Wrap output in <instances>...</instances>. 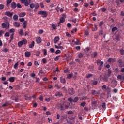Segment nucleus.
Here are the masks:
<instances>
[{"label":"nucleus","mask_w":124,"mask_h":124,"mask_svg":"<svg viewBox=\"0 0 124 124\" xmlns=\"http://www.w3.org/2000/svg\"><path fill=\"white\" fill-rule=\"evenodd\" d=\"M4 15L5 16H8V17H12L13 16V12H10V11H6L4 13Z\"/></svg>","instance_id":"39448f33"},{"label":"nucleus","mask_w":124,"mask_h":124,"mask_svg":"<svg viewBox=\"0 0 124 124\" xmlns=\"http://www.w3.org/2000/svg\"><path fill=\"white\" fill-rule=\"evenodd\" d=\"M9 81L11 83H13V82H14V81H15V77H13L9 78Z\"/></svg>","instance_id":"f3484780"},{"label":"nucleus","mask_w":124,"mask_h":124,"mask_svg":"<svg viewBox=\"0 0 124 124\" xmlns=\"http://www.w3.org/2000/svg\"><path fill=\"white\" fill-rule=\"evenodd\" d=\"M55 49H61V50H62L63 49V46H59L55 45L54 46Z\"/></svg>","instance_id":"aec40b11"},{"label":"nucleus","mask_w":124,"mask_h":124,"mask_svg":"<svg viewBox=\"0 0 124 124\" xmlns=\"http://www.w3.org/2000/svg\"><path fill=\"white\" fill-rule=\"evenodd\" d=\"M111 84L112 85V88H114V87H116V86H117V85L118 84V83L117 82V81L113 80L111 82Z\"/></svg>","instance_id":"f8f14e48"},{"label":"nucleus","mask_w":124,"mask_h":124,"mask_svg":"<svg viewBox=\"0 0 124 124\" xmlns=\"http://www.w3.org/2000/svg\"><path fill=\"white\" fill-rule=\"evenodd\" d=\"M52 27L53 28L54 30H57V26H56V25L52 24Z\"/></svg>","instance_id":"680f3d73"},{"label":"nucleus","mask_w":124,"mask_h":124,"mask_svg":"<svg viewBox=\"0 0 124 124\" xmlns=\"http://www.w3.org/2000/svg\"><path fill=\"white\" fill-rule=\"evenodd\" d=\"M84 6L85 7H89V4L88 3H84Z\"/></svg>","instance_id":"e2e57ef3"},{"label":"nucleus","mask_w":124,"mask_h":124,"mask_svg":"<svg viewBox=\"0 0 124 124\" xmlns=\"http://www.w3.org/2000/svg\"><path fill=\"white\" fill-rule=\"evenodd\" d=\"M50 51L51 53H54L55 52V49H54L53 48H51L50 49Z\"/></svg>","instance_id":"0e129e2a"},{"label":"nucleus","mask_w":124,"mask_h":124,"mask_svg":"<svg viewBox=\"0 0 124 124\" xmlns=\"http://www.w3.org/2000/svg\"><path fill=\"white\" fill-rule=\"evenodd\" d=\"M23 42H22V41L18 42V47L19 48H21L22 47V46H23Z\"/></svg>","instance_id":"b1692460"},{"label":"nucleus","mask_w":124,"mask_h":124,"mask_svg":"<svg viewBox=\"0 0 124 124\" xmlns=\"http://www.w3.org/2000/svg\"><path fill=\"white\" fill-rule=\"evenodd\" d=\"M39 55H40V51H37L36 53V56L39 57Z\"/></svg>","instance_id":"13d9d810"},{"label":"nucleus","mask_w":124,"mask_h":124,"mask_svg":"<svg viewBox=\"0 0 124 124\" xmlns=\"http://www.w3.org/2000/svg\"><path fill=\"white\" fill-rule=\"evenodd\" d=\"M60 40V37L59 36H56L54 39V42L55 44H56L57 42Z\"/></svg>","instance_id":"2eb2a0df"},{"label":"nucleus","mask_w":124,"mask_h":124,"mask_svg":"<svg viewBox=\"0 0 124 124\" xmlns=\"http://www.w3.org/2000/svg\"><path fill=\"white\" fill-rule=\"evenodd\" d=\"M35 4H33V3H31L30 4V7L31 8H34V6H35Z\"/></svg>","instance_id":"6e6d98bb"},{"label":"nucleus","mask_w":124,"mask_h":124,"mask_svg":"<svg viewBox=\"0 0 124 124\" xmlns=\"http://www.w3.org/2000/svg\"><path fill=\"white\" fill-rule=\"evenodd\" d=\"M78 57L79 59H81V58H83V54L82 53H79L78 55Z\"/></svg>","instance_id":"8fccbe9b"},{"label":"nucleus","mask_w":124,"mask_h":124,"mask_svg":"<svg viewBox=\"0 0 124 124\" xmlns=\"http://www.w3.org/2000/svg\"><path fill=\"white\" fill-rule=\"evenodd\" d=\"M36 41L37 44H39V43H41V41H42V40L41 39V38H40V37H37L36 38Z\"/></svg>","instance_id":"9d476101"},{"label":"nucleus","mask_w":124,"mask_h":124,"mask_svg":"<svg viewBox=\"0 0 124 124\" xmlns=\"http://www.w3.org/2000/svg\"><path fill=\"white\" fill-rule=\"evenodd\" d=\"M34 41H32L31 44L29 45V48H31L32 47H34Z\"/></svg>","instance_id":"a211bd4d"},{"label":"nucleus","mask_w":124,"mask_h":124,"mask_svg":"<svg viewBox=\"0 0 124 124\" xmlns=\"http://www.w3.org/2000/svg\"><path fill=\"white\" fill-rule=\"evenodd\" d=\"M101 10L102 12H105V11H106V8H101Z\"/></svg>","instance_id":"bf43d9fd"},{"label":"nucleus","mask_w":124,"mask_h":124,"mask_svg":"<svg viewBox=\"0 0 124 124\" xmlns=\"http://www.w3.org/2000/svg\"><path fill=\"white\" fill-rule=\"evenodd\" d=\"M8 105L9 104L8 103H5V104L2 105V107H6L7 106H8Z\"/></svg>","instance_id":"09e8293b"},{"label":"nucleus","mask_w":124,"mask_h":124,"mask_svg":"<svg viewBox=\"0 0 124 124\" xmlns=\"http://www.w3.org/2000/svg\"><path fill=\"white\" fill-rule=\"evenodd\" d=\"M101 106L102 107V108H105L106 107V103H102Z\"/></svg>","instance_id":"37998d69"},{"label":"nucleus","mask_w":124,"mask_h":124,"mask_svg":"<svg viewBox=\"0 0 124 124\" xmlns=\"http://www.w3.org/2000/svg\"><path fill=\"white\" fill-rule=\"evenodd\" d=\"M21 42H22L23 44H27L28 43V41L27 40V39L24 38L21 41Z\"/></svg>","instance_id":"4be33fe9"},{"label":"nucleus","mask_w":124,"mask_h":124,"mask_svg":"<svg viewBox=\"0 0 124 124\" xmlns=\"http://www.w3.org/2000/svg\"><path fill=\"white\" fill-rule=\"evenodd\" d=\"M4 36L6 37H9V32H6L4 35Z\"/></svg>","instance_id":"603ef678"},{"label":"nucleus","mask_w":124,"mask_h":124,"mask_svg":"<svg viewBox=\"0 0 124 124\" xmlns=\"http://www.w3.org/2000/svg\"><path fill=\"white\" fill-rule=\"evenodd\" d=\"M17 7H18V8H21L22 5H21L20 3H18L17 4Z\"/></svg>","instance_id":"774afa93"},{"label":"nucleus","mask_w":124,"mask_h":124,"mask_svg":"<svg viewBox=\"0 0 124 124\" xmlns=\"http://www.w3.org/2000/svg\"><path fill=\"white\" fill-rule=\"evenodd\" d=\"M68 100L70 101V102H74L75 103H76L78 100H79V98L78 97H75L74 99L71 97H69L68 98Z\"/></svg>","instance_id":"20e7f679"},{"label":"nucleus","mask_w":124,"mask_h":124,"mask_svg":"<svg viewBox=\"0 0 124 124\" xmlns=\"http://www.w3.org/2000/svg\"><path fill=\"white\" fill-rule=\"evenodd\" d=\"M89 69L90 71H93V65H90Z\"/></svg>","instance_id":"7c9ffc66"},{"label":"nucleus","mask_w":124,"mask_h":124,"mask_svg":"<svg viewBox=\"0 0 124 124\" xmlns=\"http://www.w3.org/2000/svg\"><path fill=\"white\" fill-rule=\"evenodd\" d=\"M44 56H47V50L46 49H44L43 50Z\"/></svg>","instance_id":"f704fd0d"},{"label":"nucleus","mask_w":124,"mask_h":124,"mask_svg":"<svg viewBox=\"0 0 124 124\" xmlns=\"http://www.w3.org/2000/svg\"><path fill=\"white\" fill-rule=\"evenodd\" d=\"M68 92L70 95H73V94L75 93L74 89L73 88H70L68 89Z\"/></svg>","instance_id":"0eeeda50"},{"label":"nucleus","mask_w":124,"mask_h":124,"mask_svg":"<svg viewBox=\"0 0 124 124\" xmlns=\"http://www.w3.org/2000/svg\"><path fill=\"white\" fill-rule=\"evenodd\" d=\"M38 14H39V15H43L44 18H46V17L48 16V14L46 11L41 10L38 12Z\"/></svg>","instance_id":"f03ea898"},{"label":"nucleus","mask_w":124,"mask_h":124,"mask_svg":"<svg viewBox=\"0 0 124 124\" xmlns=\"http://www.w3.org/2000/svg\"><path fill=\"white\" fill-rule=\"evenodd\" d=\"M60 23H64V22H65V19L63 17H61L60 19Z\"/></svg>","instance_id":"bb28decb"},{"label":"nucleus","mask_w":124,"mask_h":124,"mask_svg":"<svg viewBox=\"0 0 124 124\" xmlns=\"http://www.w3.org/2000/svg\"><path fill=\"white\" fill-rule=\"evenodd\" d=\"M110 77V74H108L107 76H105L103 78V80L104 82H108L109 80V78Z\"/></svg>","instance_id":"423d86ee"},{"label":"nucleus","mask_w":124,"mask_h":124,"mask_svg":"<svg viewBox=\"0 0 124 124\" xmlns=\"http://www.w3.org/2000/svg\"><path fill=\"white\" fill-rule=\"evenodd\" d=\"M76 50H77L78 51H79V50H81V46H77L76 47Z\"/></svg>","instance_id":"5fc2aeb1"},{"label":"nucleus","mask_w":124,"mask_h":124,"mask_svg":"<svg viewBox=\"0 0 124 124\" xmlns=\"http://www.w3.org/2000/svg\"><path fill=\"white\" fill-rule=\"evenodd\" d=\"M24 33V31H23V29H20L19 31V34L21 35V36H23Z\"/></svg>","instance_id":"72a5a7b5"},{"label":"nucleus","mask_w":124,"mask_h":124,"mask_svg":"<svg viewBox=\"0 0 124 124\" xmlns=\"http://www.w3.org/2000/svg\"><path fill=\"white\" fill-rule=\"evenodd\" d=\"M117 79H119V80H122V79H123V77H122V76L121 75H118L117 76Z\"/></svg>","instance_id":"3c124183"},{"label":"nucleus","mask_w":124,"mask_h":124,"mask_svg":"<svg viewBox=\"0 0 124 124\" xmlns=\"http://www.w3.org/2000/svg\"><path fill=\"white\" fill-rule=\"evenodd\" d=\"M31 54L30 52L26 51L25 52V56L26 58H30Z\"/></svg>","instance_id":"9b49d317"},{"label":"nucleus","mask_w":124,"mask_h":124,"mask_svg":"<svg viewBox=\"0 0 124 124\" xmlns=\"http://www.w3.org/2000/svg\"><path fill=\"white\" fill-rule=\"evenodd\" d=\"M4 31L3 30H0V37H1L2 36V34H4Z\"/></svg>","instance_id":"2f4dec72"},{"label":"nucleus","mask_w":124,"mask_h":124,"mask_svg":"<svg viewBox=\"0 0 124 124\" xmlns=\"http://www.w3.org/2000/svg\"><path fill=\"white\" fill-rule=\"evenodd\" d=\"M61 83H62V84H64L66 83L65 78H61Z\"/></svg>","instance_id":"cd10ccee"},{"label":"nucleus","mask_w":124,"mask_h":124,"mask_svg":"<svg viewBox=\"0 0 124 124\" xmlns=\"http://www.w3.org/2000/svg\"><path fill=\"white\" fill-rule=\"evenodd\" d=\"M118 30V28L116 27H114L112 29V31L114 32L115 31H117Z\"/></svg>","instance_id":"49530a36"},{"label":"nucleus","mask_w":124,"mask_h":124,"mask_svg":"<svg viewBox=\"0 0 124 124\" xmlns=\"http://www.w3.org/2000/svg\"><path fill=\"white\" fill-rule=\"evenodd\" d=\"M1 27L3 29H6V27H7V24L5 23H2Z\"/></svg>","instance_id":"393cba45"},{"label":"nucleus","mask_w":124,"mask_h":124,"mask_svg":"<svg viewBox=\"0 0 124 124\" xmlns=\"http://www.w3.org/2000/svg\"><path fill=\"white\" fill-rule=\"evenodd\" d=\"M24 5H25V6H29V4H30V3H31V2H30V1L28 0H25L24 2H23Z\"/></svg>","instance_id":"ddd939ff"},{"label":"nucleus","mask_w":124,"mask_h":124,"mask_svg":"<svg viewBox=\"0 0 124 124\" xmlns=\"http://www.w3.org/2000/svg\"><path fill=\"white\" fill-rule=\"evenodd\" d=\"M14 25L15 26V27H20V23H19L18 22H15L14 23Z\"/></svg>","instance_id":"a878e982"},{"label":"nucleus","mask_w":124,"mask_h":124,"mask_svg":"<svg viewBox=\"0 0 124 124\" xmlns=\"http://www.w3.org/2000/svg\"><path fill=\"white\" fill-rule=\"evenodd\" d=\"M4 8V5L0 4V10H2Z\"/></svg>","instance_id":"58836bf2"},{"label":"nucleus","mask_w":124,"mask_h":124,"mask_svg":"<svg viewBox=\"0 0 124 124\" xmlns=\"http://www.w3.org/2000/svg\"><path fill=\"white\" fill-rule=\"evenodd\" d=\"M42 61L43 63H46V62H47V60H46V58H43Z\"/></svg>","instance_id":"c03bdc74"},{"label":"nucleus","mask_w":124,"mask_h":124,"mask_svg":"<svg viewBox=\"0 0 124 124\" xmlns=\"http://www.w3.org/2000/svg\"><path fill=\"white\" fill-rule=\"evenodd\" d=\"M38 32L40 34H42V33H43V30H39Z\"/></svg>","instance_id":"338daca9"},{"label":"nucleus","mask_w":124,"mask_h":124,"mask_svg":"<svg viewBox=\"0 0 124 124\" xmlns=\"http://www.w3.org/2000/svg\"><path fill=\"white\" fill-rule=\"evenodd\" d=\"M92 84L93 85L96 86V85H97V81L95 80H93L92 81Z\"/></svg>","instance_id":"a19ab883"},{"label":"nucleus","mask_w":124,"mask_h":124,"mask_svg":"<svg viewBox=\"0 0 124 124\" xmlns=\"http://www.w3.org/2000/svg\"><path fill=\"white\" fill-rule=\"evenodd\" d=\"M55 54L56 55H58V54H61V51L60 50H57L56 52H55Z\"/></svg>","instance_id":"69168bd1"},{"label":"nucleus","mask_w":124,"mask_h":124,"mask_svg":"<svg viewBox=\"0 0 124 124\" xmlns=\"http://www.w3.org/2000/svg\"><path fill=\"white\" fill-rule=\"evenodd\" d=\"M13 19L14 21H18V15H15L13 16Z\"/></svg>","instance_id":"5701e85b"},{"label":"nucleus","mask_w":124,"mask_h":124,"mask_svg":"<svg viewBox=\"0 0 124 124\" xmlns=\"http://www.w3.org/2000/svg\"><path fill=\"white\" fill-rule=\"evenodd\" d=\"M28 77H29V75H28V74H24L23 76V78H24V79H25V78H28Z\"/></svg>","instance_id":"052dcab7"},{"label":"nucleus","mask_w":124,"mask_h":124,"mask_svg":"<svg viewBox=\"0 0 124 124\" xmlns=\"http://www.w3.org/2000/svg\"><path fill=\"white\" fill-rule=\"evenodd\" d=\"M60 57H61V56H56L55 58H54V61H55V62H58V61L59 60V58H60Z\"/></svg>","instance_id":"a18cd8bd"},{"label":"nucleus","mask_w":124,"mask_h":124,"mask_svg":"<svg viewBox=\"0 0 124 124\" xmlns=\"http://www.w3.org/2000/svg\"><path fill=\"white\" fill-rule=\"evenodd\" d=\"M75 43L76 45H79V43H80V41H79V40H77V41L75 42Z\"/></svg>","instance_id":"4d7b16f0"},{"label":"nucleus","mask_w":124,"mask_h":124,"mask_svg":"<svg viewBox=\"0 0 124 124\" xmlns=\"http://www.w3.org/2000/svg\"><path fill=\"white\" fill-rule=\"evenodd\" d=\"M23 29H26V28H27V21H24L23 23Z\"/></svg>","instance_id":"c85d7f7f"},{"label":"nucleus","mask_w":124,"mask_h":124,"mask_svg":"<svg viewBox=\"0 0 124 124\" xmlns=\"http://www.w3.org/2000/svg\"><path fill=\"white\" fill-rule=\"evenodd\" d=\"M34 7H35V9H38V8H39V4L36 3L35 4Z\"/></svg>","instance_id":"ea45409f"},{"label":"nucleus","mask_w":124,"mask_h":124,"mask_svg":"<svg viewBox=\"0 0 124 124\" xmlns=\"http://www.w3.org/2000/svg\"><path fill=\"white\" fill-rule=\"evenodd\" d=\"M55 96H58L59 97L62 96V94L60 92H57L55 93Z\"/></svg>","instance_id":"4468645a"},{"label":"nucleus","mask_w":124,"mask_h":124,"mask_svg":"<svg viewBox=\"0 0 124 124\" xmlns=\"http://www.w3.org/2000/svg\"><path fill=\"white\" fill-rule=\"evenodd\" d=\"M11 6L12 8H13V9H15V8L17 7V4H16V2H13L11 4Z\"/></svg>","instance_id":"6e6552de"},{"label":"nucleus","mask_w":124,"mask_h":124,"mask_svg":"<svg viewBox=\"0 0 124 124\" xmlns=\"http://www.w3.org/2000/svg\"><path fill=\"white\" fill-rule=\"evenodd\" d=\"M9 32L10 33H12L13 32H15V29L12 28V29H10V30L9 31Z\"/></svg>","instance_id":"e433bc0d"},{"label":"nucleus","mask_w":124,"mask_h":124,"mask_svg":"<svg viewBox=\"0 0 124 124\" xmlns=\"http://www.w3.org/2000/svg\"><path fill=\"white\" fill-rule=\"evenodd\" d=\"M108 62H116V59L113 58H109Z\"/></svg>","instance_id":"dca6fc26"},{"label":"nucleus","mask_w":124,"mask_h":124,"mask_svg":"<svg viewBox=\"0 0 124 124\" xmlns=\"http://www.w3.org/2000/svg\"><path fill=\"white\" fill-rule=\"evenodd\" d=\"M72 76H73V74L72 73L69 74L67 76L68 79H71V78H72Z\"/></svg>","instance_id":"c756f323"},{"label":"nucleus","mask_w":124,"mask_h":124,"mask_svg":"<svg viewBox=\"0 0 124 124\" xmlns=\"http://www.w3.org/2000/svg\"><path fill=\"white\" fill-rule=\"evenodd\" d=\"M3 52H5V53H7V52H8V49L5 48H3L2 50Z\"/></svg>","instance_id":"864d4df0"},{"label":"nucleus","mask_w":124,"mask_h":124,"mask_svg":"<svg viewBox=\"0 0 124 124\" xmlns=\"http://www.w3.org/2000/svg\"><path fill=\"white\" fill-rule=\"evenodd\" d=\"M117 64L119 67H124V62L122 59L117 61Z\"/></svg>","instance_id":"7ed1b4c3"},{"label":"nucleus","mask_w":124,"mask_h":124,"mask_svg":"<svg viewBox=\"0 0 124 124\" xmlns=\"http://www.w3.org/2000/svg\"><path fill=\"white\" fill-rule=\"evenodd\" d=\"M111 87H109V85H108L107 87V90L106 91L107 92H111Z\"/></svg>","instance_id":"c9c22d12"},{"label":"nucleus","mask_w":124,"mask_h":124,"mask_svg":"<svg viewBox=\"0 0 124 124\" xmlns=\"http://www.w3.org/2000/svg\"><path fill=\"white\" fill-rule=\"evenodd\" d=\"M18 65H19V62H16V63L14 64V68L17 69V68H18Z\"/></svg>","instance_id":"6ab92c4d"},{"label":"nucleus","mask_w":124,"mask_h":124,"mask_svg":"<svg viewBox=\"0 0 124 124\" xmlns=\"http://www.w3.org/2000/svg\"><path fill=\"white\" fill-rule=\"evenodd\" d=\"M57 109L60 110V111H64L65 108H64V104H58L56 106Z\"/></svg>","instance_id":"f257e3e1"},{"label":"nucleus","mask_w":124,"mask_h":124,"mask_svg":"<svg viewBox=\"0 0 124 124\" xmlns=\"http://www.w3.org/2000/svg\"><path fill=\"white\" fill-rule=\"evenodd\" d=\"M102 90H105L106 91L107 89V86L106 85H103L102 87Z\"/></svg>","instance_id":"4c0bfd02"},{"label":"nucleus","mask_w":124,"mask_h":124,"mask_svg":"<svg viewBox=\"0 0 124 124\" xmlns=\"http://www.w3.org/2000/svg\"><path fill=\"white\" fill-rule=\"evenodd\" d=\"M85 105H86V102H83L80 104V106H82V107H84Z\"/></svg>","instance_id":"de8ad7c7"},{"label":"nucleus","mask_w":124,"mask_h":124,"mask_svg":"<svg viewBox=\"0 0 124 124\" xmlns=\"http://www.w3.org/2000/svg\"><path fill=\"white\" fill-rule=\"evenodd\" d=\"M91 93H92L93 95H94L95 94H99V93H98V91L95 90H93L91 91Z\"/></svg>","instance_id":"1a4fd4ad"},{"label":"nucleus","mask_w":124,"mask_h":124,"mask_svg":"<svg viewBox=\"0 0 124 124\" xmlns=\"http://www.w3.org/2000/svg\"><path fill=\"white\" fill-rule=\"evenodd\" d=\"M25 16H26V13L25 12L21 13L19 14V17H25Z\"/></svg>","instance_id":"412c9836"},{"label":"nucleus","mask_w":124,"mask_h":124,"mask_svg":"<svg viewBox=\"0 0 124 124\" xmlns=\"http://www.w3.org/2000/svg\"><path fill=\"white\" fill-rule=\"evenodd\" d=\"M91 77H93V74H88L86 76V78H87V79H89V78H91Z\"/></svg>","instance_id":"473e14b6"},{"label":"nucleus","mask_w":124,"mask_h":124,"mask_svg":"<svg viewBox=\"0 0 124 124\" xmlns=\"http://www.w3.org/2000/svg\"><path fill=\"white\" fill-rule=\"evenodd\" d=\"M13 38H14V33H13L11 35V36L10 37V39H11V40H13Z\"/></svg>","instance_id":"79ce46f5"}]
</instances>
